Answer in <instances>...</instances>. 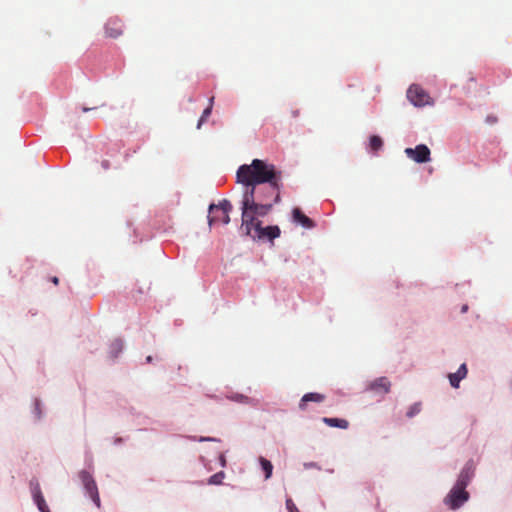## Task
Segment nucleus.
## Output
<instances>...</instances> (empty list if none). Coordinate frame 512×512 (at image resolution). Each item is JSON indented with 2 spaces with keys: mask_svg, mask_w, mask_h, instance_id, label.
<instances>
[{
  "mask_svg": "<svg viewBox=\"0 0 512 512\" xmlns=\"http://www.w3.org/2000/svg\"><path fill=\"white\" fill-rule=\"evenodd\" d=\"M292 217H293V221L296 222V223H299L300 225H302L303 227L305 228H313L315 226L314 222L308 217L306 216L300 208H294L293 211H292Z\"/></svg>",
  "mask_w": 512,
  "mask_h": 512,
  "instance_id": "11",
  "label": "nucleus"
},
{
  "mask_svg": "<svg viewBox=\"0 0 512 512\" xmlns=\"http://www.w3.org/2000/svg\"><path fill=\"white\" fill-rule=\"evenodd\" d=\"M79 478L83 484V486L87 485V484H91L92 482H94V478L92 477V475L86 471V470H82L79 472Z\"/></svg>",
  "mask_w": 512,
  "mask_h": 512,
  "instance_id": "20",
  "label": "nucleus"
},
{
  "mask_svg": "<svg viewBox=\"0 0 512 512\" xmlns=\"http://www.w3.org/2000/svg\"><path fill=\"white\" fill-rule=\"evenodd\" d=\"M305 467L306 468H314V467H317L315 463H309V464H305Z\"/></svg>",
  "mask_w": 512,
  "mask_h": 512,
  "instance_id": "30",
  "label": "nucleus"
},
{
  "mask_svg": "<svg viewBox=\"0 0 512 512\" xmlns=\"http://www.w3.org/2000/svg\"><path fill=\"white\" fill-rule=\"evenodd\" d=\"M456 372L460 375V377H462V379H464L468 372L466 364H462Z\"/></svg>",
  "mask_w": 512,
  "mask_h": 512,
  "instance_id": "26",
  "label": "nucleus"
},
{
  "mask_svg": "<svg viewBox=\"0 0 512 512\" xmlns=\"http://www.w3.org/2000/svg\"><path fill=\"white\" fill-rule=\"evenodd\" d=\"M369 146L372 151L377 152L383 147V140L379 136L373 135L370 137Z\"/></svg>",
  "mask_w": 512,
  "mask_h": 512,
  "instance_id": "19",
  "label": "nucleus"
},
{
  "mask_svg": "<svg viewBox=\"0 0 512 512\" xmlns=\"http://www.w3.org/2000/svg\"><path fill=\"white\" fill-rule=\"evenodd\" d=\"M405 154L417 163H426L430 161L431 152L426 145L419 144L415 148H406Z\"/></svg>",
  "mask_w": 512,
  "mask_h": 512,
  "instance_id": "7",
  "label": "nucleus"
},
{
  "mask_svg": "<svg viewBox=\"0 0 512 512\" xmlns=\"http://www.w3.org/2000/svg\"><path fill=\"white\" fill-rule=\"evenodd\" d=\"M224 476L223 472H218L209 478L208 483L212 485H219L222 483Z\"/></svg>",
  "mask_w": 512,
  "mask_h": 512,
  "instance_id": "21",
  "label": "nucleus"
},
{
  "mask_svg": "<svg viewBox=\"0 0 512 512\" xmlns=\"http://www.w3.org/2000/svg\"><path fill=\"white\" fill-rule=\"evenodd\" d=\"M407 98L416 107H423L433 104V100L430 95L417 84H413L408 88Z\"/></svg>",
  "mask_w": 512,
  "mask_h": 512,
  "instance_id": "4",
  "label": "nucleus"
},
{
  "mask_svg": "<svg viewBox=\"0 0 512 512\" xmlns=\"http://www.w3.org/2000/svg\"><path fill=\"white\" fill-rule=\"evenodd\" d=\"M101 164L105 170L109 169L110 167V162L108 160H103Z\"/></svg>",
  "mask_w": 512,
  "mask_h": 512,
  "instance_id": "28",
  "label": "nucleus"
},
{
  "mask_svg": "<svg viewBox=\"0 0 512 512\" xmlns=\"http://www.w3.org/2000/svg\"><path fill=\"white\" fill-rule=\"evenodd\" d=\"M86 493L89 495V497L92 499V501L96 504V506L100 507V496L98 492V488L96 485V482H92L91 484H87L84 486Z\"/></svg>",
  "mask_w": 512,
  "mask_h": 512,
  "instance_id": "14",
  "label": "nucleus"
},
{
  "mask_svg": "<svg viewBox=\"0 0 512 512\" xmlns=\"http://www.w3.org/2000/svg\"><path fill=\"white\" fill-rule=\"evenodd\" d=\"M30 490L33 500L41 512H51L42 494L40 484L37 479L30 481Z\"/></svg>",
  "mask_w": 512,
  "mask_h": 512,
  "instance_id": "8",
  "label": "nucleus"
},
{
  "mask_svg": "<svg viewBox=\"0 0 512 512\" xmlns=\"http://www.w3.org/2000/svg\"><path fill=\"white\" fill-rule=\"evenodd\" d=\"M123 33V25L120 19L110 18L105 24V35L110 38H117Z\"/></svg>",
  "mask_w": 512,
  "mask_h": 512,
  "instance_id": "10",
  "label": "nucleus"
},
{
  "mask_svg": "<svg viewBox=\"0 0 512 512\" xmlns=\"http://www.w3.org/2000/svg\"><path fill=\"white\" fill-rule=\"evenodd\" d=\"M210 440V438H201V441Z\"/></svg>",
  "mask_w": 512,
  "mask_h": 512,
  "instance_id": "34",
  "label": "nucleus"
},
{
  "mask_svg": "<svg viewBox=\"0 0 512 512\" xmlns=\"http://www.w3.org/2000/svg\"><path fill=\"white\" fill-rule=\"evenodd\" d=\"M146 361H147L148 363L152 362V356H148V357L146 358Z\"/></svg>",
  "mask_w": 512,
  "mask_h": 512,
  "instance_id": "31",
  "label": "nucleus"
},
{
  "mask_svg": "<svg viewBox=\"0 0 512 512\" xmlns=\"http://www.w3.org/2000/svg\"><path fill=\"white\" fill-rule=\"evenodd\" d=\"M259 463L265 473V479H269L272 476L273 471L272 463L264 457L259 458Z\"/></svg>",
  "mask_w": 512,
  "mask_h": 512,
  "instance_id": "17",
  "label": "nucleus"
},
{
  "mask_svg": "<svg viewBox=\"0 0 512 512\" xmlns=\"http://www.w3.org/2000/svg\"><path fill=\"white\" fill-rule=\"evenodd\" d=\"M232 204L229 200L223 199L218 204H210L208 223L212 226L214 223L222 222L227 225L230 222L229 213L232 211Z\"/></svg>",
  "mask_w": 512,
  "mask_h": 512,
  "instance_id": "3",
  "label": "nucleus"
},
{
  "mask_svg": "<svg viewBox=\"0 0 512 512\" xmlns=\"http://www.w3.org/2000/svg\"><path fill=\"white\" fill-rule=\"evenodd\" d=\"M448 378H449V381H450V384H451L452 387H454V388H458L459 387V383L462 380V377H460V375L457 374V372L450 373L448 375Z\"/></svg>",
  "mask_w": 512,
  "mask_h": 512,
  "instance_id": "22",
  "label": "nucleus"
},
{
  "mask_svg": "<svg viewBox=\"0 0 512 512\" xmlns=\"http://www.w3.org/2000/svg\"><path fill=\"white\" fill-rule=\"evenodd\" d=\"M391 382L387 377H379L367 384L366 390L376 395H385L390 392Z\"/></svg>",
  "mask_w": 512,
  "mask_h": 512,
  "instance_id": "9",
  "label": "nucleus"
},
{
  "mask_svg": "<svg viewBox=\"0 0 512 512\" xmlns=\"http://www.w3.org/2000/svg\"><path fill=\"white\" fill-rule=\"evenodd\" d=\"M89 110H90L89 108H86V107L83 108V112H87Z\"/></svg>",
  "mask_w": 512,
  "mask_h": 512,
  "instance_id": "32",
  "label": "nucleus"
},
{
  "mask_svg": "<svg viewBox=\"0 0 512 512\" xmlns=\"http://www.w3.org/2000/svg\"><path fill=\"white\" fill-rule=\"evenodd\" d=\"M213 102H214V97H211L210 100H209V105L208 107L203 111L199 121H198V124H197V128L200 129L202 124L206 121V119L211 115V112H212V108H213Z\"/></svg>",
  "mask_w": 512,
  "mask_h": 512,
  "instance_id": "18",
  "label": "nucleus"
},
{
  "mask_svg": "<svg viewBox=\"0 0 512 512\" xmlns=\"http://www.w3.org/2000/svg\"><path fill=\"white\" fill-rule=\"evenodd\" d=\"M227 398L231 401L238 403L254 404V400L252 398H249L248 396L239 393H232L228 395Z\"/></svg>",
  "mask_w": 512,
  "mask_h": 512,
  "instance_id": "16",
  "label": "nucleus"
},
{
  "mask_svg": "<svg viewBox=\"0 0 512 512\" xmlns=\"http://www.w3.org/2000/svg\"><path fill=\"white\" fill-rule=\"evenodd\" d=\"M325 395L317 392H311L303 395L299 402V409L305 410L307 406V402H316L321 403L325 400Z\"/></svg>",
  "mask_w": 512,
  "mask_h": 512,
  "instance_id": "12",
  "label": "nucleus"
},
{
  "mask_svg": "<svg viewBox=\"0 0 512 512\" xmlns=\"http://www.w3.org/2000/svg\"><path fill=\"white\" fill-rule=\"evenodd\" d=\"M466 310H467V306H464V307L462 308V311H463V312H465Z\"/></svg>",
  "mask_w": 512,
  "mask_h": 512,
  "instance_id": "33",
  "label": "nucleus"
},
{
  "mask_svg": "<svg viewBox=\"0 0 512 512\" xmlns=\"http://www.w3.org/2000/svg\"><path fill=\"white\" fill-rule=\"evenodd\" d=\"M286 508L288 512H300L291 498L286 500Z\"/></svg>",
  "mask_w": 512,
  "mask_h": 512,
  "instance_id": "24",
  "label": "nucleus"
},
{
  "mask_svg": "<svg viewBox=\"0 0 512 512\" xmlns=\"http://www.w3.org/2000/svg\"><path fill=\"white\" fill-rule=\"evenodd\" d=\"M469 499V493L466 489L454 485L449 494L445 497L444 503L455 510L461 507Z\"/></svg>",
  "mask_w": 512,
  "mask_h": 512,
  "instance_id": "5",
  "label": "nucleus"
},
{
  "mask_svg": "<svg viewBox=\"0 0 512 512\" xmlns=\"http://www.w3.org/2000/svg\"><path fill=\"white\" fill-rule=\"evenodd\" d=\"M113 346L117 349V351H118V352H120V351H121V349H122V343H121V341H119V340L115 341V342L113 343Z\"/></svg>",
  "mask_w": 512,
  "mask_h": 512,
  "instance_id": "27",
  "label": "nucleus"
},
{
  "mask_svg": "<svg viewBox=\"0 0 512 512\" xmlns=\"http://www.w3.org/2000/svg\"><path fill=\"white\" fill-rule=\"evenodd\" d=\"M237 182L245 185L247 188H255L260 184L263 190L274 196V201H280V181L281 171L277 170L273 164H269L260 159H254L251 164L241 165L237 170Z\"/></svg>",
  "mask_w": 512,
  "mask_h": 512,
  "instance_id": "1",
  "label": "nucleus"
},
{
  "mask_svg": "<svg viewBox=\"0 0 512 512\" xmlns=\"http://www.w3.org/2000/svg\"><path fill=\"white\" fill-rule=\"evenodd\" d=\"M322 421L328 425L329 427H335V428H341V429H347L349 426V422L345 419L340 418H328L324 417Z\"/></svg>",
  "mask_w": 512,
  "mask_h": 512,
  "instance_id": "15",
  "label": "nucleus"
},
{
  "mask_svg": "<svg viewBox=\"0 0 512 512\" xmlns=\"http://www.w3.org/2000/svg\"><path fill=\"white\" fill-rule=\"evenodd\" d=\"M472 476H473V472L470 469V467H468V466L464 467L462 469V471L460 472L455 485L466 489V486L469 484Z\"/></svg>",
  "mask_w": 512,
  "mask_h": 512,
  "instance_id": "13",
  "label": "nucleus"
},
{
  "mask_svg": "<svg viewBox=\"0 0 512 512\" xmlns=\"http://www.w3.org/2000/svg\"><path fill=\"white\" fill-rule=\"evenodd\" d=\"M273 202H267L260 191L247 188L242 200V228L246 234H251L253 225L258 221L257 217L266 216L272 209Z\"/></svg>",
  "mask_w": 512,
  "mask_h": 512,
  "instance_id": "2",
  "label": "nucleus"
},
{
  "mask_svg": "<svg viewBox=\"0 0 512 512\" xmlns=\"http://www.w3.org/2000/svg\"><path fill=\"white\" fill-rule=\"evenodd\" d=\"M51 282L54 284V285H58L59 284V278L56 277V276H53L51 277Z\"/></svg>",
  "mask_w": 512,
  "mask_h": 512,
  "instance_id": "29",
  "label": "nucleus"
},
{
  "mask_svg": "<svg viewBox=\"0 0 512 512\" xmlns=\"http://www.w3.org/2000/svg\"><path fill=\"white\" fill-rule=\"evenodd\" d=\"M421 411V404L420 403H414L411 405L406 413L407 417L412 418L415 415H417Z\"/></svg>",
  "mask_w": 512,
  "mask_h": 512,
  "instance_id": "23",
  "label": "nucleus"
},
{
  "mask_svg": "<svg viewBox=\"0 0 512 512\" xmlns=\"http://www.w3.org/2000/svg\"><path fill=\"white\" fill-rule=\"evenodd\" d=\"M248 235L251 236L253 239L267 238L269 240H273V239L279 237L280 229L278 226L262 227L261 222L257 221L252 227L251 234H248Z\"/></svg>",
  "mask_w": 512,
  "mask_h": 512,
  "instance_id": "6",
  "label": "nucleus"
},
{
  "mask_svg": "<svg viewBox=\"0 0 512 512\" xmlns=\"http://www.w3.org/2000/svg\"><path fill=\"white\" fill-rule=\"evenodd\" d=\"M256 191H260V194L262 195V197H265L267 199V202H273L276 203L274 201V196L270 197L269 193H267L265 190H263V187H257L256 186Z\"/></svg>",
  "mask_w": 512,
  "mask_h": 512,
  "instance_id": "25",
  "label": "nucleus"
}]
</instances>
